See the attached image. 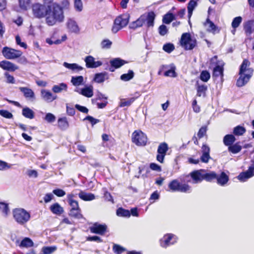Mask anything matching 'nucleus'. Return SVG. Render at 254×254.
I'll return each instance as SVG.
<instances>
[{"label": "nucleus", "mask_w": 254, "mask_h": 254, "mask_svg": "<svg viewBox=\"0 0 254 254\" xmlns=\"http://www.w3.org/2000/svg\"><path fill=\"white\" fill-rule=\"evenodd\" d=\"M64 19V11L62 10L60 4H55L52 8L48 10L45 21L48 25L53 26L57 23L63 22Z\"/></svg>", "instance_id": "nucleus-1"}, {"label": "nucleus", "mask_w": 254, "mask_h": 254, "mask_svg": "<svg viewBox=\"0 0 254 254\" xmlns=\"http://www.w3.org/2000/svg\"><path fill=\"white\" fill-rule=\"evenodd\" d=\"M155 17V14L153 11L149 12L147 14H142L136 20L130 23L129 28L134 30L142 26L145 22L148 27H152Z\"/></svg>", "instance_id": "nucleus-2"}, {"label": "nucleus", "mask_w": 254, "mask_h": 254, "mask_svg": "<svg viewBox=\"0 0 254 254\" xmlns=\"http://www.w3.org/2000/svg\"><path fill=\"white\" fill-rule=\"evenodd\" d=\"M12 214L14 220L21 225L25 224L30 220L31 217L30 213L22 208L13 209Z\"/></svg>", "instance_id": "nucleus-3"}, {"label": "nucleus", "mask_w": 254, "mask_h": 254, "mask_svg": "<svg viewBox=\"0 0 254 254\" xmlns=\"http://www.w3.org/2000/svg\"><path fill=\"white\" fill-rule=\"evenodd\" d=\"M129 18L130 16L127 13H124L117 16L114 21L112 28V32L116 33L127 26L129 22Z\"/></svg>", "instance_id": "nucleus-4"}, {"label": "nucleus", "mask_w": 254, "mask_h": 254, "mask_svg": "<svg viewBox=\"0 0 254 254\" xmlns=\"http://www.w3.org/2000/svg\"><path fill=\"white\" fill-rule=\"evenodd\" d=\"M168 187L173 192L190 193L191 191V187L188 184L181 183L177 179L171 181L168 185Z\"/></svg>", "instance_id": "nucleus-5"}, {"label": "nucleus", "mask_w": 254, "mask_h": 254, "mask_svg": "<svg viewBox=\"0 0 254 254\" xmlns=\"http://www.w3.org/2000/svg\"><path fill=\"white\" fill-rule=\"evenodd\" d=\"M181 45L187 50L193 49L196 45V41L195 39H192L190 33H184L182 35Z\"/></svg>", "instance_id": "nucleus-6"}, {"label": "nucleus", "mask_w": 254, "mask_h": 254, "mask_svg": "<svg viewBox=\"0 0 254 254\" xmlns=\"http://www.w3.org/2000/svg\"><path fill=\"white\" fill-rule=\"evenodd\" d=\"M47 11L46 7L39 2H36L32 5V14L36 18H46Z\"/></svg>", "instance_id": "nucleus-7"}, {"label": "nucleus", "mask_w": 254, "mask_h": 254, "mask_svg": "<svg viewBox=\"0 0 254 254\" xmlns=\"http://www.w3.org/2000/svg\"><path fill=\"white\" fill-rule=\"evenodd\" d=\"M147 136L142 131L135 130L132 134V141L138 146H144L147 142Z\"/></svg>", "instance_id": "nucleus-8"}, {"label": "nucleus", "mask_w": 254, "mask_h": 254, "mask_svg": "<svg viewBox=\"0 0 254 254\" xmlns=\"http://www.w3.org/2000/svg\"><path fill=\"white\" fill-rule=\"evenodd\" d=\"M1 53L4 58L8 60L18 58L21 57L22 54L21 51L8 47H4L2 48Z\"/></svg>", "instance_id": "nucleus-9"}, {"label": "nucleus", "mask_w": 254, "mask_h": 254, "mask_svg": "<svg viewBox=\"0 0 254 254\" xmlns=\"http://www.w3.org/2000/svg\"><path fill=\"white\" fill-rule=\"evenodd\" d=\"M177 237L173 234H166L160 239V245L163 248H167L171 245H174L177 241Z\"/></svg>", "instance_id": "nucleus-10"}, {"label": "nucleus", "mask_w": 254, "mask_h": 254, "mask_svg": "<svg viewBox=\"0 0 254 254\" xmlns=\"http://www.w3.org/2000/svg\"><path fill=\"white\" fill-rule=\"evenodd\" d=\"M169 149L168 145L166 142L161 143L157 149L156 160L160 163L164 162L165 156Z\"/></svg>", "instance_id": "nucleus-11"}, {"label": "nucleus", "mask_w": 254, "mask_h": 254, "mask_svg": "<svg viewBox=\"0 0 254 254\" xmlns=\"http://www.w3.org/2000/svg\"><path fill=\"white\" fill-rule=\"evenodd\" d=\"M86 67L88 68H95L102 65L101 61H95V59L92 56H87L84 59Z\"/></svg>", "instance_id": "nucleus-12"}, {"label": "nucleus", "mask_w": 254, "mask_h": 254, "mask_svg": "<svg viewBox=\"0 0 254 254\" xmlns=\"http://www.w3.org/2000/svg\"><path fill=\"white\" fill-rule=\"evenodd\" d=\"M107 228V226L106 224L95 223L89 227V230L92 233L103 235L106 231Z\"/></svg>", "instance_id": "nucleus-13"}, {"label": "nucleus", "mask_w": 254, "mask_h": 254, "mask_svg": "<svg viewBox=\"0 0 254 254\" xmlns=\"http://www.w3.org/2000/svg\"><path fill=\"white\" fill-rule=\"evenodd\" d=\"M253 176H254V166L251 165L246 171L240 174L238 178L240 181L245 182Z\"/></svg>", "instance_id": "nucleus-14"}, {"label": "nucleus", "mask_w": 254, "mask_h": 254, "mask_svg": "<svg viewBox=\"0 0 254 254\" xmlns=\"http://www.w3.org/2000/svg\"><path fill=\"white\" fill-rule=\"evenodd\" d=\"M203 172H204V170L201 169L193 171L190 173V176L192 179V183L197 184L203 180Z\"/></svg>", "instance_id": "nucleus-15"}, {"label": "nucleus", "mask_w": 254, "mask_h": 254, "mask_svg": "<svg viewBox=\"0 0 254 254\" xmlns=\"http://www.w3.org/2000/svg\"><path fill=\"white\" fill-rule=\"evenodd\" d=\"M250 62L247 59H245L240 67L239 73L253 74V69L250 67Z\"/></svg>", "instance_id": "nucleus-16"}, {"label": "nucleus", "mask_w": 254, "mask_h": 254, "mask_svg": "<svg viewBox=\"0 0 254 254\" xmlns=\"http://www.w3.org/2000/svg\"><path fill=\"white\" fill-rule=\"evenodd\" d=\"M42 98L46 102L50 103L57 98V96L53 95L49 90L42 89L41 90Z\"/></svg>", "instance_id": "nucleus-17"}, {"label": "nucleus", "mask_w": 254, "mask_h": 254, "mask_svg": "<svg viewBox=\"0 0 254 254\" xmlns=\"http://www.w3.org/2000/svg\"><path fill=\"white\" fill-rule=\"evenodd\" d=\"M239 78L237 80L236 85L239 87L245 86L250 80L253 75L249 74L239 73Z\"/></svg>", "instance_id": "nucleus-18"}, {"label": "nucleus", "mask_w": 254, "mask_h": 254, "mask_svg": "<svg viewBox=\"0 0 254 254\" xmlns=\"http://www.w3.org/2000/svg\"><path fill=\"white\" fill-rule=\"evenodd\" d=\"M19 89L23 94L25 98L32 101L35 100V93L32 89L24 87H20L19 88Z\"/></svg>", "instance_id": "nucleus-19"}, {"label": "nucleus", "mask_w": 254, "mask_h": 254, "mask_svg": "<svg viewBox=\"0 0 254 254\" xmlns=\"http://www.w3.org/2000/svg\"><path fill=\"white\" fill-rule=\"evenodd\" d=\"M202 155L200 157V160L202 162L207 163L210 159V148L206 144H203L201 147Z\"/></svg>", "instance_id": "nucleus-20"}, {"label": "nucleus", "mask_w": 254, "mask_h": 254, "mask_svg": "<svg viewBox=\"0 0 254 254\" xmlns=\"http://www.w3.org/2000/svg\"><path fill=\"white\" fill-rule=\"evenodd\" d=\"M0 67L4 70L9 71H14L18 69L17 66L8 61H2L0 62Z\"/></svg>", "instance_id": "nucleus-21"}, {"label": "nucleus", "mask_w": 254, "mask_h": 254, "mask_svg": "<svg viewBox=\"0 0 254 254\" xmlns=\"http://www.w3.org/2000/svg\"><path fill=\"white\" fill-rule=\"evenodd\" d=\"M66 26L69 31L71 33H77L79 32V28L75 20L72 19H68Z\"/></svg>", "instance_id": "nucleus-22"}, {"label": "nucleus", "mask_w": 254, "mask_h": 254, "mask_svg": "<svg viewBox=\"0 0 254 254\" xmlns=\"http://www.w3.org/2000/svg\"><path fill=\"white\" fill-rule=\"evenodd\" d=\"M216 179L217 183L219 185L221 186H225L228 182L229 178L224 172H222L219 175L217 174Z\"/></svg>", "instance_id": "nucleus-23"}, {"label": "nucleus", "mask_w": 254, "mask_h": 254, "mask_svg": "<svg viewBox=\"0 0 254 254\" xmlns=\"http://www.w3.org/2000/svg\"><path fill=\"white\" fill-rule=\"evenodd\" d=\"M76 91L88 98H90L93 95V87L92 85L86 86L81 88L79 91L77 90H76Z\"/></svg>", "instance_id": "nucleus-24"}, {"label": "nucleus", "mask_w": 254, "mask_h": 254, "mask_svg": "<svg viewBox=\"0 0 254 254\" xmlns=\"http://www.w3.org/2000/svg\"><path fill=\"white\" fill-rule=\"evenodd\" d=\"M127 63V61L120 58H114L110 61V65L114 66V68H119Z\"/></svg>", "instance_id": "nucleus-25"}, {"label": "nucleus", "mask_w": 254, "mask_h": 254, "mask_svg": "<svg viewBox=\"0 0 254 254\" xmlns=\"http://www.w3.org/2000/svg\"><path fill=\"white\" fill-rule=\"evenodd\" d=\"M135 95L136 96L127 99H122L120 102V107H124L130 106L140 96V94L138 92H136Z\"/></svg>", "instance_id": "nucleus-26"}, {"label": "nucleus", "mask_w": 254, "mask_h": 254, "mask_svg": "<svg viewBox=\"0 0 254 254\" xmlns=\"http://www.w3.org/2000/svg\"><path fill=\"white\" fill-rule=\"evenodd\" d=\"M108 78V73L106 72H103L96 73L94 75L93 80L98 83H101L104 82V81Z\"/></svg>", "instance_id": "nucleus-27"}, {"label": "nucleus", "mask_w": 254, "mask_h": 254, "mask_svg": "<svg viewBox=\"0 0 254 254\" xmlns=\"http://www.w3.org/2000/svg\"><path fill=\"white\" fill-rule=\"evenodd\" d=\"M53 92L55 93H61L63 91H67V85L65 83H61L57 85H55L52 89Z\"/></svg>", "instance_id": "nucleus-28"}, {"label": "nucleus", "mask_w": 254, "mask_h": 254, "mask_svg": "<svg viewBox=\"0 0 254 254\" xmlns=\"http://www.w3.org/2000/svg\"><path fill=\"white\" fill-rule=\"evenodd\" d=\"M78 196L80 199L84 201H91L95 198V196L94 194L87 193L82 190H81L78 193Z\"/></svg>", "instance_id": "nucleus-29"}, {"label": "nucleus", "mask_w": 254, "mask_h": 254, "mask_svg": "<svg viewBox=\"0 0 254 254\" xmlns=\"http://www.w3.org/2000/svg\"><path fill=\"white\" fill-rule=\"evenodd\" d=\"M197 2L195 0H190L188 4V17L189 18V23L190 24V18L192 15V12L194 8L197 6Z\"/></svg>", "instance_id": "nucleus-30"}, {"label": "nucleus", "mask_w": 254, "mask_h": 254, "mask_svg": "<svg viewBox=\"0 0 254 254\" xmlns=\"http://www.w3.org/2000/svg\"><path fill=\"white\" fill-rule=\"evenodd\" d=\"M236 138L235 136L232 134H227L223 137V143L227 146H230L234 144L236 141Z\"/></svg>", "instance_id": "nucleus-31"}, {"label": "nucleus", "mask_w": 254, "mask_h": 254, "mask_svg": "<svg viewBox=\"0 0 254 254\" xmlns=\"http://www.w3.org/2000/svg\"><path fill=\"white\" fill-rule=\"evenodd\" d=\"M59 128L63 130L67 129L69 127V124L66 117L60 118L58 120Z\"/></svg>", "instance_id": "nucleus-32"}, {"label": "nucleus", "mask_w": 254, "mask_h": 254, "mask_svg": "<svg viewBox=\"0 0 254 254\" xmlns=\"http://www.w3.org/2000/svg\"><path fill=\"white\" fill-rule=\"evenodd\" d=\"M203 180L207 182H211L214 179H216L217 174L213 171L206 172V171L204 170V172H203Z\"/></svg>", "instance_id": "nucleus-33"}, {"label": "nucleus", "mask_w": 254, "mask_h": 254, "mask_svg": "<svg viewBox=\"0 0 254 254\" xmlns=\"http://www.w3.org/2000/svg\"><path fill=\"white\" fill-rule=\"evenodd\" d=\"M50 210L57 215H61L63 212L64 209L58 203H55L50 206Z\"/></svg>", "instance_id": "nucleus-34"}, {"label": "nucleus", "mask_w": 254, "mask_h": 254, "mask_svg": "<svg viewBox=\"0 0 254 254\" xmlns=\"http://www.w3.org/2000/svg\"><path fill=\"white\" fill-rule=\"evenodd\" d=\"M253 20H248L244 24V29L247 35H250L253 32Z\"/></svg>", "instance_id": "nucleus-35"}, {"label": "nucleus", "mask_w": 254, "mask_h": 254, "mask_svg": "<svg viewBox=\"0 0 254 254\" xmlns=\"http://www.w3.org/2000/svg\"><path fill=\"white\" fill-rule=\"evenodd\" d=\"M84 78L81 75L72 76L71 79V82L75 86H79L83 84Z\"/></svg>", "instance_id": "nucleus-36"}, {"label": "nucleus", "mask_w": 254, "mask_h": 254, "mask_svg": "<svg viewBox=\"0 0 254 254\" xmlns=\"http://www.w3.org/2000/svg\"><path fill=\"white\" fill-rule=\"evenodd\" d=\"M242 146L240 145L239 142H237L228 147V150L229 152L233 154H237L240 152L242 150Z\"/></svg>", "instance_id": "nucleus-37"}, {"label": "nucleus", "mask_w": 254, "mask_h": 254, "mask_svg": "<svg viewBox=\"0 0 254 254\" xmlns=\"http://www.w3.org/2000/svg\"><path fill=\"white\" fill-rule=\"evenodd\" d=\"M22 114L24 117L29 119L34 118V112L28 107L24 108L22 109Z\"/></svg>", "instance_id": "nucleus-38"}, {"label": "nucleus", "mask_w": 254, "mask_h": 254, "mask_svg": "<svg viewBox=\"0 0 254 254\" xmlns=\"http://www.w3.org/2000/svg\"><path fill=\"white\" fill-rule=\"evenodd\" d=\"M116 214L119 217H129L130 216V211L122 207H120L117 209Z\"/></svg>", "instance_id": "nucleus-39"}, {"label": "nucleus", "mask_w": 254, "mask_h": 254, "mask_svg": "<svg viewBox=\"0 0 254 254\" xmlns=\"http://www.w3.org/2000/svg\"><path fill=\"white\" fill-rule=\"evenodd\" d=\"M134 73L132 70H129L127 73H124L121 75L120 79L124 81H128L133 78Z\"/></svg>", "instance_id": "nucleus-40"}, {"label": "nucleus", "mask_w": 254, "mask_h": 254, "mask_svg": "<svg viewBox=\"0 0 254 254\" xmlns=\"http://www.w3.org/2000/svg\"><path fill=\"white\" fill-rule=\"evenodd\" d=\"M223 64H218L213 69V76L218 77L220 75H223Z\"/></svg>", "instance_id": "nucleus-41"}, {"label": "nucleus", "mask_w": 254, "mask_h": 254, "mask_svg": "<svg viewBox=\"0 0 254 254\" xmlns=\"http://www.w3.org/2000/svg\"><path fill=\"white\" fill-rule=\"evenodd\" d=\"M246 131V128L241 126H237L233 129V133L237 136L243 135Z\"/></svg>", "instance_id": "nucleus-42"}, {"label": "nucleus", "mask_w": 254, "mask_h": 254, "mask_svg": "<svg viewBox=\"0 0 254 254\" xmlns=\"http://www.w3.org/2000/svg\"><path fill=\"white\" fill-rule=\"evenodd\" d=\"M197 94L196 95L198 97H201V96H203V97H205V92L206 91L207 89V87L205 85H198L197 87Z\"/></svg>", "instance_id": "nucleus-43"}, {"label": "nucleus", "mask_w": 254, "mask_h": 254, "mask_svg": "<svg viewBox=\"0 0 254 254\" xmlns=\"http://www.w3.org/2000/svg\"><path fill=\"white\" fill-rule=\"evenodd\" d=\"M175 19V16L172 13L168 12L165 14L163 17V22L166 24H170L173 20Z\"/></svg>", "instance_id": "nucleus-44"}, {"label": "nucleus", "mask_w": 254, "mask_h": 254, "mask_svg": "<svg viewBox=\"0 0 254 254\" xmlns=\"http://www.w3.org/2000/svg\"><path fill=\"white\" fill-rule=\"evenodd\" d=\"M33 246V242L29 238L26 237L24 238L21 242L19 246L20 247H31Z\"/></svg>", "instance_id": "nucleus-45"}, {"label": "nucleus", "mask_w": 254, "mask_h": 254, "mask_svg": "<svg viewBox=\"0 0 254 254\" xmlns=\"http://www.w3.org/2000/svg\"><path fill=\"white\" fill-rule=\"evenodd\" d=\"M69 215L77 219H81L83 217L82 215L81 214L80 208L70 210Z\"/></svg>", "instance_id": "nucleus-46"}, {"label": "nucleus", "mask_w": 254, "mask_h": 254, "mask_svg": "<svg viewBox=\"0 0 254 254\" xmlns=\"http://www.w3.org/2000/svg\"><path fill=\"white\" fill-rule=\"evenodd\" d=\"M204 24L205 26L208 25L207 31L209 32H214L216 30L217 27L216 25L208 18H207Z\"/></svg>", "instance_id": "nucleus-47"}, {"label": "nucleus", "mask_w": 254, "mask_h": 254, "mask_svg": "<svg viewBox=\"0 0 254 254\" xmlns=\"http://www.w3.org/2000/svg\"><path fill=\"white\" fill-rule=\"evenodd\" d=\"M57 250V247L55 246H47L42 248V252L43 254H52Z\"/></svg>", "instance_id": "nucleus-48"}, {"label": "nucleus", "mask_w": 254, "mask_h": 254, "mask_svg": "<svg viewBox=\"0 0 254 254\" xmlns=\"http://www.w3.org/2000/svg\"><path fill=\"white\" fill-rule=\"evenodd\" d=\"M0 210L6 216L9 212L8 204L4 202H0Z\"/></svg>", "instance_id": "nucleus-49"}, {"label": "nucleus", "mask_w": 254, "mask_h": 254, "mask_svg": "<svg viewBox=\"0 0 254 254\" xmlns=\"http://www.w3.org/2000/svg\"><path fill=\"white\" fill-rule=\"evenodd\" d=\"M19 5L20 8L22 10H27L28 7H29L30 0H18Z\"/></svg>", "instance_id": "nucleus-50"}, {"label": "nucleus", "mask_w": 254, "mask_h": 254, "mask_svg": "<svg viewBox=\"0 0 254 254\" xmlns=\"http://www.w3.org/2000/svg\"><path fill=\"white\" fill-rule=\"evenodd\" d=\"M242 21V18L241 16H237L235 17L232 22V27L233 29H236L238 28Z\"/></svg>", "instance_id": "nucleus-51"}, {"label": "nucleus", "mask_w": 254, "mask_h": 254, "mask_svg": "<svg viewBox=\"0 0 254 254\" xmlns=\"http://www.w3.org/2000/svg\"><path fill=\"white\" fill-rule=\"evenodd\" d=\"M54 0H43L42 1L43 3L42 4L44 5L47 10H50L51 8L53 7V5L55 4H58L57 2H54Z\"/></svg>", "instance_id": "nucleus-52"}, {"label": "nucleus", "mask_w": 254, "mask_h": 254, "mask_svg": "<svg viewBox=\"0 0 254 254\" xmlns=\"http://www.w3.org/2000/svg\"><path fill=\"white\" fill-rule=\"evenodd\" d=\"M210 78L209 72L207 70H203L200 75V79L204 81L207 82Z\"/></svg>", "instance_id": "nucleus-53"}, {"label": "nucleus", "mask_w": 254, "mask_h": 254, "mask_svg": "<svg viewBox=\"0 0 254 254\" xmlns=\"http://www.w3.org/2000/svg\"><path fill=\"white\" fill-rule=\"evenodd\" d=\"M103 192L104 193V198L105 199L108 201H111L112 203H114V199L113 198L112 196L111 195V193L108 192L107 189L103 188L102 189Z\"/></svg>", "instance_id": "nucleus-54"}, {"label": "nucleus", "mask_w": 254, "mask_h": 254, "mask_svg": "<svg viewBox=\"0 0 254 254\" xmlns=\"http://www.w3.org/2000/svg\"><path fill=\"white\" fill-rule=\"evenodd\" d=\"M112 42L109 39L103 40L101 43V47L103 49H109L111 48Z\"/></svg>", "instance_id": "nucleus-55"}, {"label": "nucleus", "mask_w": 254, "mask_h": 254, "mask_svg": "<svg viewBox=\"0 0 254 254\" xmlns=\"http://www.w3.org/2000/svg\"><path fill=\"white\" fill-rule=\"evenodd\" d=\"M174 49V45L170 43L164 44L163 47V50L168 53H171Z\"/></svg>", "instance_id": "nucleus-56"}, {"label": "nucleus", "mask_w": 254, "mask_h": 254, "mask_svg": "<svg viewBox=\"0 0 254 254\" xmlns=\"http://www.w3.org/2000/svg\"><path fill=\"white\" fill-rule=\"evenodd\" d=\"M158 32L161 36H165L168 32V29L167 26L162 24L158 28Z\"/></svg>", "instance_id": "nucleus-57"}, {"label": "nucleus", "mask_w": 254, "mask_h": 254, "mask_svg": "<svg viewBox=\"0 0 254 254\" xmlns=\"http://www.w3.org/2000/svg\"><path fill=\"white\" fill-rule=\"evenodd\" d=\"M0 115L6 119H12L13 115L7 110H0Z\"/></svg>", "instance_id": "nucleus-58"}, {"label": "nucleus", "mask_w": 254, "mask_h": 254, "mask_svg": "<svg viewBox=\"0 0 254 254\" xmlns=\"http://www.w3.org/2000/svg\"><path fill=\"white\" fill-rule=\"evenodd\" d=\"M44 119L48 123H53V122H54L55 121V120H56V117L53 114L50 113H48L46 114V116L45 117Z\"/></svg>", "instance_id": "nucleus-59"}, {"label": "nucleus", "mask_w": 254, "mask_h": 254, "mask_svg": "<svg viewBox=\"0 0 254 254\" xmlns=\"http://www.w3.org/2000/svg\"><path fill=\"white\" fill-rule=\"evenodd\" d=\"M113 250L115 253L121 254L125 251L126 249L121 246L116 244L113 246Z\"/></svg>", "instance_id": "nucleus-60"}, {"label": "nucleus", "mask_w": 254, "mask_h": 254, "mask_svg": "<svg viewBox=\"0 0 254 254\" xmlns=\"http://www.w3.org/2000/svg\"><path fill=\"white\" fill-rule=\"evenodd\" d=\"M74 3L75 9L78 11H81L83 7L81 0H74Z\"/></svg>", "instance_id": "nucleus-61"}, {"label": "nucleus", "mask_w": 254, "mask_h": 254, "mask_svg": "<svg viewBox=\"0 0 254 254\" xmlns=\"http://www.w3.org/2000/svg\"><path fill=\"white\" fill-rule=\"evenodd\" d=\"M83 120L84 121H85V120L88 121L91 124L92 126H93L94 125H95V124H96L99 122V120L98 119H95L93 117L90 116H86L84 119Z\"/></svg>", "instance_id": "nucleus-62"}, {"label": "nucleus", "mask_w": 254, "mask_h": 254, "mask_svg": "<svg viewBox=\"0 0 254 254\" xmlns=\"http://www.w3.org/2000/svg\"><path fill=\"white\" fill-rule=\"evenodd\" d=\"M53 193L58 197L64 196L65 194V192L60 189H56L53 190Z\"/></svg>", "instance_id": "nucleus-63"}, {"label": "nucleus", "mask_w": 254, "mask_h": 254, "mask_svg": "<svg viewBox=\"0 0 254 254\" xmlns=\"http://www.w3.org/2000/svg\"><path fill=\"white\" fill-rule=\"evenodd\" d=\"M207 131V127L205 126L202 127L197 133V136L199 138L203 137L206 134Z\"/></svg>", "instance_id": "nucleus-64"}]
</instances>
